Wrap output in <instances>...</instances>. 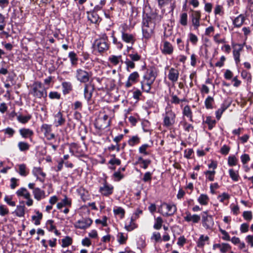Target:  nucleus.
Returning <instances> with one entry per match:
<instances>
[{
    "instance_id": "nucleus-8",
    "label": "nucleus",
    "mask_w": 253,
    "mask_h": 253,
    "mask_svg": "<svg viewBox=\"0 0 253 253\" xmlns=\"http://www.w3.org/2000/svg\"><path fill=\"white\" fill-rule=\"evenodd\" d=\"M41 130L48 140H51L55 138V134L51 132L52 127L51 125L43 124L41 126Z\"/></svg>"
},
{
    "instance_id": "nucleus-10",
    "label": "nucleus",
    "mask_w": 253,
    "mask_h": 253,
    "mask_svg": "<svg viewBox=\"0 0 253 253\" xmlns=\"http://www.w3.org/2000/svg\"><path fill=\"white\" fill-rule=\"evenodd\" d=\"M155 81H153L150 78H147L146 77L143 78L142 81L141 82V89L144 92L147 93L150 92L151 88V85L154 83Z\"/></svg>"
},
{
    "instance_id": "nucleus-56",
    "label": "nucleus",
    "mask_w": 253,
    "mask_h": 253,
    "mask_svg": "<svg viewBox=\"0 0 253 253\" xmlns=\"http://www.w3.org/2000/svg\"><path fill=\"white\" fill-rule=\"evenodd\" d=\"M144 77H146L147 78H150V79L155 81L157 77V74L154 70L152 69L145 75Z\"/></svg>"
},
{
    "instance_id": "nucleus-19",
    "label": "nucleus",
    "mask_w": 253,
    "mask_h": 253,
    "mask_svg": "<svg viewBox=\"0 0 253 253\" xmlns=\"http://www.w3.org/2000/svg\"><path fill=\"white\" fill-rule=\"evenodd\" d=\"M88 19L92 23L97 24L100 22L101 19L100 18L98 13L95 11H92L87 13Z\"/></svg>"
},
{
    "instance_id": "nucleus-63",
    "label": "nucleus",
    "mask_w": 253,
    "mask_h": 253,
    "mask_svg": "<svg viewBox=\"0 0 253 253\" xmlns=\"http://www.w3.org/2000/svg\"><path fill=\"white\" fill-rule=\"evenodd\" d=\"M220 34H216L214 37H213V40L214 41L217 43H224L226 42V41L224 39H219L220 37Z\"/></svg>"
},
{
    "instance_id": "nucleus-45",
    "label": "nucleus",
    "mask_w": 253,
    "mask_h": 253,
    "mask_svg": "<svg viewBox=\"0 0 253 253\" xmlns=\"http://www.w3.org/2000/svg\"><path fill=\"white\" fill-rule=\"evenodd\" d=\"M180 124L183 126L185 131L189 132L193 129V126L190 124L187 123L185 121H183L180 122Z\"/></svg>"
},
{
    "instance_id": "nucleus-23",
    "label": "nucleus",
    "mask_w": 253,
    "mask_h": 253,
    "mask_svg": "<svg viewBox=\"0 0 253 253\" xmlns=\"http://www.w3.org/2000/svg\"><path fill=\"white\" fill-rule=\"evenodd\" d=\"M33 193L34 198L38 201L44 199L45 197V193L43 190H41L39 188H36L34 189Z\"/></svg>"
},
{
    "instance_id": "nucleus-34",
    "label": "nucleus",
    "mask_w": 253,
    "mask_h": 253,
    "mask_svg": "<svg viewBox=\"0 0 253 253\" xmlns=\"http://www.w3.org/2000/svg\"><path fill=\"white\" fill-rule=\"evenodd\" d=\"M198 202L202 205H207L209 201V198L206 194H201L198 199Z\"/></svg>"
},
{
    "instance_id": "nucleus-15",
    "label": "nucleus",
    "mask_w": 253,
    "mask_h": 253,
    "mask_svg": "<svg viewBox=\"0 0 253 253\" xmlns=\"http://www.w3.org/2000/svg\"><path fill=\"white\" fill-rule=\"evenodd\" d=\"M162 52L164 54L170 55L173 53V47L172 44L168 41L163 42L161 47Z\"/></svg>"
},
{
    "instance_id": "nucleus-7",
    "label": "nucleus",
    "mask_w": 253,
    "mask_h": 253,
    "mask_svg": "<svg viewBox=\"0 0 253 253\" xmlns=\"http://www.w3.org/2000/svg\"><path fill=\"white\" fill-rule=\"evenodd\" d=\"M201 216L203 227L206 229H211L214 225L212 216L208 214V211H203L201 213Z\"/></svg>"
},
{
    "instance_id": "nucleus-62",
    "label": "nucleus",
    "mask_w": 253,
    "mask_h": 253,
    "mask_svg": "<svg viewBox=\"0 0 253 253\" xmlns=\"http://www.w3.org/2000/svg\"><path fill=\"white\" fill-rule=\"evenodd\" d=\"M60 96V94L57 91H51L49 93V97L51 99H59Z\"/></svg>"
},
{
    "instance_id": "nucleus-24",
    "label": "nucleus",
    "mask_w": 253,
    "mask_h": 253,
    "mask_svg": "<svg viewBox=\"0 0 253 253\" xmlns=\"http://www.w3.org/2000/svg\"><path fill=\"white\" fill-rule=\"evenodd\" d=\"M72 204V200L70 198L65 196L64 198L57 204V208L59 210L61 209L63 207L68 206L71 207Z\"/></svg>"
},
{
    "instance_id": "nucleus-13",
    "label": "nucleus",
    "mask_w": 253,
    "mask_h": 253,
    "mask_svg": "<svg viewBox=\"0 0 253 253\" xmlns=\"http://www.w3.org/2000/svg\"><path fill=\"white\" fill-rule=\"evenodd\" d=\"M53 117V124L56 127L63 126L66 122L65 118L63 116L62 113L60 111H59L56 114H54Z\"/></svg>"
},
{
    "instance_id": "nucleus-17",
    "label": "nucleus",
    "mask_w": 253,
    "mask_h": 253,
    "mask_svg": "<svg viewBox=\"0 0 253 253\" xmlns=\"http://www.w3.org/2000/svg\"><path fill=\"white\" fill-rule=\"evenodd\" d=\"M185 214L184 219L187 222L192 221L193 223H197L200 220L201 216L199 215L191 214L189 212H186Z\"/></svg>"
},
{
    "instance_id": "nucleus-37",
    "label": "nucleus",
    "mask_w": 253,
    "mask_h": 253,
    "mask_svg": "<svg viewBox=\"0 0 253 253\" xmlns=\"http://www.w3.org/2000/svg\"><path fill=\"white\" fill-rule=\"evenodd\" d=\"M25 209L24 206H17L14 213L18 217H23L25 214Z\"/></svg>"
},
{
    "instance_id": "nucleus-38",
    "label": "nucleus",
    "mask_w": 253,
    "mask_h": 253,
    "mask_svg": "<svg viewBox=\"0 0 253 253\" xmlns=\"http://www.w3.org/2000/svg\"><path fill=\"white\" fill-rule=\"evenodd\" d=\"M114 213L116 215L120 216L121 218L124 217L125 211L124 209L121 207H116L113 210Z\"/></svg>"
},
{
    "instance_id": "nucleus-54",
    "label": "nucleus",
    "mask_w": 253,
    "mask_h": 253,
    "mask_svg": "<svg viewBox=\"0 0 253 253\" xmlns=\"http://www.w3.org/2000/svg\"><path fill=\"white\" fill-rule=\"evenodd\" d=\"M188 37H189V40L190 41V42L193 44V45H196L198 41V38L197 37V36L192 33H190L188 34Z\"/></svg>"
},
{
    "instance_id": "nucleus-51",
    "label": "nucleus",
    "mask_w": 253,
    "mask_h": 253,
    "mask_svg": "<svg viewBox=\"0 0 253 253\" xmlns=\"http://www.w3.org/2000/svg\"><path fill=\"white\" fill-rule=\"evenodd\" d=\"M242 50L241 48L236 50L235 49L233 50V56L234 58V60L236 63V64H238L240 61V51Z\"/></svg>"
},
{
    "instance_id": "nucleus-21",
    "label": "nucleus",
    "mask_w": 253,
    "mask_h": 253,
    "mask_svg": "<svg viewBox=\"0 0 253 253\" xmlns=\"http://www.w3.org/2000/svg\"><path fill=\"white\" fill-rule=\"evenodd\" d=\"M122 39L124 42L131 44H133L135 41V37L133 35L125 32H122Z\"/></svg>"
},
{
    "instance_id": "nucleus-5",
    "label": "nucleus",
    "mask_w": 253,
    "mask_h": 253,
    "mask_svg": "<svg viewBox=\"0 0 253 253\" xmlns=\"http://www.w3.org/2000/svg\"><path fill=\"white\" fill-rule=\"evenodd\" d=\"M92 76L91 72H87L82 69H78L76 72L77 80L81 83H86Z\"/></svg>"
},
{
    "instance_id": "nucleus-2",
    "label": "nucleus",
    "mask_w": 253,
    "mask_h": 253,
    "mask_svg": "<svg viewBox=\"0 0 253 253\" xmlns=\"http://www.w3.org/2000/svg\"><path fill=\"white\" fill-rule=\"evenodd\" d=\"M176 120V114L169 108L166 109L165 114L164 115L163 126L167 128L172 126Z\"/></svg>"
},
{
    "instance_id": "nucleus-43",
    "label": "nucleus",
    "mask_w": 253,
    "mask_h": 253,
    "mask_svg": "<svg viewBox=\"0 0 253 253\" xmlns=\"http://www.w3.org/2000/svg\"><path fill=\"white\" fill-rule=\"evenodd\" d=\"M140 142V138L136 135L133 136L128 141V144L131 146H133Z\"/></svg>"
},
{
    "instance_id": "nucleus-11",
    "label": "nucleus",
    "mask_w": 253,
    "mask_h": 253,
    "mask_svg": "<svg viewBox=\"0 0 253 253\" xmlns=\"http://www.w3.org/2000/svg\"><path fill=\"white\" fill-rule=\"evenodd\" d=\"M191 21L194 26V29L198 30L200 24V20L201 19V12L200 11H193L191 14Z\"/></svg>"
},
{
    "instance_id": "nucleus-40",
    "label": "nucleus",
    "mask_w": 253,
    "mask_h": 253,
    "mask_svg": "<svg viewBox=\"0 0 253 253\" xmlns=\"http://www.w3.org/2000/svg\"><path fill=\"white\" fill-rule=\"evenodd\" d=\"M214 102L213 97L208 96L205 101V105L207 109H212V104Z\"/></svg>"
},
{
    "instance_id": "nucleus-57",
    "label": "nucleus",
    "mask_w": 253,
    "mask_h": 253,
    "mask_svg": "<svg viewBox=\"0 0 253 253\" xmlns=\"http://www.w3.org/2000/svg\"><path fill=\"white\" fill-rule=\"evenodd\" d=\"M126 66V70L129 72V69H133L135 68V64L133 62L128 59H126L125 62Z\"/></svg>"
},
{
    "instance_id": "nucleus-28",
    "label": "nucleus",
    "mask_w": 253,
    "mask_h": 253,
    "mask_svg": "<svg viewBox=\"0 0 253 253\" xmlns=\"http://www.w3.org/2000/svg\"><path fill=\"white\" fill-rule=\"evenodd\" d=\"M137 226L135 223L134 220L132 218L126 221L125 224V228L128 231L133 230L134 229L136 228Z\"/></svg>"
},
{
    "instance_id": "nucleus-4",
    "label": "nucleus",
    "mask_w": 253,
    "mask_h": 253,
    "mask_svg": "<svg viewBox=\"0 0 253 253\" xmlns=\"http://www.w3.org/2000/svg\"><path fill=\"white\" fill-rule=\"evenodd\" d=\"M31 93L34 96L39 98L46 97L47 95L46 92L42 87V83L39 82H35L33 84Z\"/></svg>"
},
{
    "instance_id": "nucleus-9",
    "label": "nucleus",
    "mask_w": 253,
    "mask_h": 253,
    "mask_svg": "<svg viewBox=\"0 0 253 253\" xmlns=\"http://www.w3.org/2000/svg\"><path fill=\"white\" fill-rule=\"evenodd\" d=\"M92 223V220L89 218H83L78 220L75 223V227L80 229H85L88 228Z\"/></svg>"
},
{
    "instance_id": "nucleus-31",
    "label": "nucleus",
    "mask_w": 253,
    "mask_h": 253,
    "mask_svg": "<svg viewBox=\"0 0 253 253\" xmlns=\"http://www.w3.org/2000/svg\"><path fill=\"white\" fill-rule=\"evenodd\" d=\"M62 86L63 87V93L64 94L69 93L72 89V85L71 83L70 82H63Z\"/></svg>"
},
{
    "instance_id": "nucleus-33",
    "label": "nucleus",
    "mask_w": 253,
    "mask_h": 253,
    "mask_svg": "<svg viewBox=\"0 0 253 253\" xmlns=\"http://www.w3.org/2000/svg\"><path fill=\"white\" fill-rule=\"evenodd\" d=\"M32 118V116L28 114L26 116H23L22 115H18L17 116L18 121L22 124L27 123Z\"/></svg>"
},
{
    "instance_id": "nucleus-30",
    "label": "nucleus",
    "mask_w": 253,
    "mask_h": 253,
    "mask_svg": "<svg viewBox=\"0 0 253 253\" xmlns=\"http://www.w3.org/2000/svg\"><path fill=\"white\" fill-rule=\"evenodd\" d=\"M68 56L70 58L71 65L73 66H76L78 61L77 54L74 51H71L69 53Z\"/></svg>"
},
{
    "instance_id": "nucleus-41",
    "label": "nucleus",
    "mask_w": 253,
    "mask_h": 253,
    "mask_svg": "<svg viewBox=\"0 0 253 253\" xmlns=\"http://www.w3.org/2000/svg\"><path fill=\"white\" fill-rule=\"evenodd\" d=\"M204 173L206 175L207 179L209 181H213L214 180L215 174V170H207L205 171Z\"/></svg>"
},
{
    "instance_id": "nucleus-58",
    "label": "nucleus",
    "mask_w": 253,
    "mask_h": 253,
    "mask_svg": "<svg viewBox=\"0 0 253 253\" xmlns=\"http://www.w3.org/2000/svg\"><path fill=\"white\" fill-rule=\"evenodd\" d=\"M128 56L130 58L129 60L133 62L134 61H139L141 58V56L137 53H130L129 54Z\"/></svg>"
},
{
    "instance_id": "nucleus-46",
    "label": "nucleus",
    "mask_w": 253,
    "mask_h": 253,
    "mask_svg": "<svg viewBox=\"0 0 253 253\" xmlns=\"http://www.w3.org/2000/svg\"><path fill=\"white\" fill-rule=\"evenodd\" d=\"M149 147L150 145L147 144H143L139 148L138 151L139 153L142 154L144 155H149V153L147 151V150Z\"/></svg>"
},
{
    "instance_id": "nucleus-35",
    "label": "nucleus",
    "mask_w": 253,
    "mask_h": 253,
    "mask_svg": "<svg viewBox=\"0 0 253 253\" xmlns=\"http://www.w3.org/2000/svg\"><path fill=\"white\" fill-rule=\"evenodd\" d=\"M18 147L20 151H27L30 149V145L27 142L20 141L18 143Z\"/></svg>"
},
{
    "instance_id": "nucleus-25",
    "label": "nucleus",
    "mask_w": 253,
    "mask_h": 253,
    "mask_svg": "<svg viewBox=\"0 0 253 253\" xmlns=\"http://www.w3.org/2000/svg\"><path fill=\"white\" fill-rule=\"evenodd\" d=\"M19 133L24 138H30L34 134L33 130L29 128H21L19 129Z\"/></svg>"
},
{
    "instance_id": "nucleus-44",
    "label": "nucleus",
    "mask_w": 253,
    "mask_h": 253,
    "mask_svg": "<svg viewBox=\"0 0 253 253\" xmlns=\"http://www.w3.org/2000/svg\"><path fill=\"white\" fill-rule=\"evenodd\" d=\"M188 15L186 13H182L180 14L179 23L182 26H185L187 25Z\"/></svg>"
},
{
    "instance_id": "nucleus-39",
    "label": "nucleus",
    "mask_w": 253,
    "mask_h": 253,
    "mask_svg": "<svg viewBox=\"0 0 253 253\" xmlns=\"http://www.w3.org/2000/svg\"><path fill=\"white\" fill-rule=\"evenodd\" d=\"M209 237L207 236H205L203 235L200 236L199 240L197 242L198 247L202 248L205 244V241H208Z\"/></svg>"
},
{
    "instance_id": "nucleus-48",
    "label": "nucleus",
    "mask_w": 253,
    "mask_h": 253,
    "mask_svg": "<svg viewBox=\"0 0 253 253\" xmlns=\"http://www.w3.org/2000/svg\"><path fill=\"white\" fill-rule=\"evenodd\" d=\"M205 122L208 125L209 129H211L216 123L215 120L212 119L211 117H207Z\"/></svg>"
},
{
    "instance_id": "nucleus-52",
    "label": "nucleus",
    "mask_w": 253,
    "mask_h": 253,
    "mask_svg": "<svg viewBox=\"0 0 253 253\" xmlns=\"http://www.w3.org/2000/svg\"><path fill=\"white\" fill-rule=\"evenodd\" d=\"M77 192L80 195L81 198L84 201L86 197L87 192L83 187H80L77 189Z\"/></svg>"
},
{
    "instance_id": "nucleus-22",
    "label": "nucleus",
    "mask_w": 253,
    "mask_h": 253,
    "mask_svg": "<svg viewBox=\"0 0 253 253\" xmlns=\"http://www.w3.org/2000/svg\"><path fill=\"white\" fill-rule=\"evenodd\" d=\"M93 87L91 84H85L84 88V97L85 99L89 101L91 97Z\"/></svg>"
},
{
    "instance_id": "nucleus-29",
    "label": "nucleus",
    "mask_w": 253,
    "mask_h": 253,
    "mask_svg": "<svg viewBox=\"0 0 253 253\" xmlns=\"http://www.w3.org/2000/svg\"><path fill=\"white\" fill-rule=\"evenodd\" d=\"M182 114L184 116L189 118L191 122H193V115L192 111L188 105H186L184 107Z\"/></svg>"
},
{
    "instance_id": "nucleus-60",
    "label": "nucleus",
    "mask_w": 253,
    "mask_h": 253,
    "mask_svg": "<svg viewBox=\"0 0 253 253\" xmlns=\"http://www.w3.org/2000/svg\"><path fill=\"white\" fill-rule=\"evenodd\" d=\"M237 159L235 156H229L228 161V165L230 166H235L237 164Z\"/></svg>"
},
{
    "instance_id": "nucleus-27",
    "label": "nucleus",
    "mask_w": 253,
    "mask_h": 253,
    "mask_svg": "<svg viewBox=\"0 0 253 253\" xmlns=\"http://www.w3.org/2000/svg\"><path fill=\"white\" fill-rule=\"evenodd\" d=\"M16 194L19 197H23L25 199L29 198L31 197L30 193L25 188H21L16 191Z\"/></svg>"
},
{
    "instance_id": "nucleus-64",
    "label": "nucleus",
    "mask_w": 253,
    "mask_h": 253,
    "mask_svg": "<svg viewBox=\"0 0 253 253\" xmlns=\"http://www.w3.org/2000/svg\"><path fill=\"white\" fill-rule=\"evenodd\" d=\"M229 198L230 195L226 193H223L221 195L218 196V199L221 203H223L226 200H228Z\"/></svg>"
},
{
    "instance_id": "nucleus-49",
    "label": "nucleus",
    "mask_w": 253,
    "mask_h": 253,
    "mask_svg": "<svg viewBox=\"0 0 253 253\" xmlns=\"http://www.w3.org/2000/svg\"><path fill=\"white\" fill-rule=\"evenodd\" d=\"M62 247H66L72 244V240L70 237L67 236L62 240Z\"/></svg>"
},
{
    "instance_id": "nucleus-3",
    "label": "nucleus",
    "mask_w": 253,
    "mask_h": 253,
    "mask_svg": "<svg viewBox=\"0 0 253 253\" xmlns=\"http://www.w3.org/2000/svg\"><path fill=\"white\" fill-rule=\"evenodd\" d=\"M176 211L177 208L174 204L164 203L159 208V212L165 216L173 215Z\"/></svg>"
},
{
    "instance_id": "nucleus-20",
    "label": "nucleus",
    "mask_w": 253,
    "mask_h": 253,
    "mask_svg": "<svg viewBox=\"0 0 253 253\" xmlns=\"http://www.w3.org/2000/svg\"><path fill=\"white\" fill-rule=\"evenodd\" d=\"M219 249L221 253H226L231 249V246L227 243L215 244L213 245V249Z\"/></svg>"
},
{
    "instance_id": "nucleus-53",
    "label": "nucleus",
    "mask_w": 253,
    "mask_h": 253,
    "mask_svg": "<svg viewBox=\"0 0 253 253\" xmlns=\"http://www.w3.org/2000/svg\"><path fill=\"white\" fill-rule=\"evenodd\" d=\"M163 222V221L162 218L161 217H158L156 219V221L154 225V228L156 230H159L162 226Z\"/></svg>"
},
{
    "instance_id": "nucleus-59",
    "label": "nucleus",
    "mask_w": 253,
    "mask_h": 253,
    "mask_svg": "<svg viewBox=\"0 0 253 253\" xmlns=\"http://www.w3.org/2000/svg\"><path fill=\"white\" fill-rule=\"evenodd\" d=\"M9 213L8 209L4 206L0 205V215L2 216L8 214Z\"/></svg>"
},
{
    "instance_id": "nucleus-55",
    "label": "nucleus",
    "mask_w": 253,
    "mask_h": 253,
    "mask_svg": "<svg viewBox=\"0 0 253 253\" xmlns=\"http://www.w3.org/2000/svg\"><path fill=\"white\" fill-rule=\"evenodd\" d=\"M214 13L215 15H223L224 13L223 6L219 4H216L214 8Z\"/></svg>"
},
{
    "instance_id": "nucleus-14",
    "label": "nucleus",
    "mask_w": 253,
    "mask_h": 253,
    "mask_svg": "<svg viewBox=\"0 0 253 253\" xmlns=\"http://www.w3.org/2000/svg\"><path fill=\"white\" fill-rule=\"evenodd\" d=\"M179 75V73L177 69L171 68L169 71L168 78L171 82L175 83L178 81Z\"/></svg>"
},
{
    "instance_id": "nucleus-12",
    "label": "nucleus",
    "mask_w": 253,
    "mask_h": 253,
    "mask_svg": "<svg viewBox=\"0 0 253 253\" xmlns=\"http://www.w3.org/2000/svg\"><path fill=\"white\" fill-rule=\"evenodd\" d=\"M139 78V75L137 72H133L131 73L128 77L127 80L125 84V86L126 88H129L132 86V84L138 82Z\"/></svg>"
},
{
    "instance_id": "nucleus-42",
    "label": "nucleus",
    "mask_w": 253,
    "mask_h": 253,
    "mask_svg": "<svg viewBox=\"0 0 253 253\" xmlns=\"http://www.w3.org/2000/svg\"><path fill=\"white\" fill-rule=\"evenodd\" d=\"M42 214L41 212L37 211L36 212V215L32 216V219L35 221L34 223L36 225L40 224V220L42 219Z\"/></svg>"
},
{
    "instance_id": "nucleus-36",
    "label": "nucleus",
    "mask_w": 253,
    "mask_h": 253,
    "mask_svg": "<svg viewBox=\"0 0 253 253\" xmlns=\"http://www.w3.org/2000/svg\"><path fill=\"white\" fill-rule=\"evenodd\" d=\"M127 239V235L122 232L118 233L117 235V240L120 244L126 243Z\"/></svg>"
},
{
    "instance_id": "nucleus-1",
    "label": "nucleus",
    "mask_w": 253,
    "mask_h": 253,
    "mask_svg": "<svg viewBox=\"0 0 253 253\" xmlns=\"http://www.w3.org/2000/svg\"><path fill=\"white\" fill-rule=\"evenodd\" d=\"M158 16L155 14H146L143 18L142 31L144 38L148 39L151 37L154 33L156 22Z\"/></svg>"
},
{
    "instance_id": "nucleus-16",
    "label": "nucleus",
    "mask_w": 253,
    "mask_h": 253,
    "mask_svg": "<svg viewBox=\"0 0 253 253\" xmlns=\"http://www.w3.org/2000/svg\"><path fill=\"white\" fill-rule=\"evenodd\" d=\"M113 187L105 182L103 186L100 187L99 191L104 196H107L113 193Z\"/></svg>"
},
{
    "instance_id": "nucleus-18",
    "label": "nucleus",
    "mask_w": 253,
    "mask_h": 253,
    "mask_svg": "<svg viewBox=\"0 0 253 253\" xmlns=\"http://www.w3.org/2000/svg\"><path fill=\"white\" fill-rule=\"evenodd\" d=\"M32 173L35 176L37 177V179H39L42 182L44 181V179L46 174L42 171V169L41 168H34L32 170Z\"/></svg>"
},
{
    "instance_id": "nucleus-32",
    "label": "nucleus",
    "mask_w": 253,
    "mask_h": 253,
    "mask_svg": "<svg viewBox=\"0 0 253 253\" xmlns=\"http://www.w3.org/2000/svg\"><path fill=\"white\" fill-rule=\"evenodd\" d=\"M108 60L113 65H117L119 64L120 61H122V56L112 55L109 56Z\"/></svg>"
},
{
    "instance_id": "nucleus-50",
    "label": "nucleus",
    "mask_w": 253,
    "mask_h": 253,
    "mask_svg": "<svg viewBox=\"0 0 253 253\" xmlns=\"http://www.w3.org/2000/svg\"><path fill=\"white\" fill-rule=\"evenodd\" d=\"M19 173L21 176H26L28 172H27L26 170V167L25 165L24 164H21L19 165Z\"/></svg>"
},
{
    "instance_id": "nucleus-47",
    "label": "nucleus",
    "mask_w": 253,
    "mask_h": 253,
    "mask_svg": "<svg viewBox=\"0 0 253 253\" xmlns=\"http://www.w3.org/2000/svg\"><path fill=\"white\" fill-rule=\"evenodd\" d=\"M229 173L230 177L233 180L235 181H238L239 176L237 171L234 170L233 169H230L229 170Z\"/></svg>"
},
{
    "instance_id": "nucleus-26",
    "label": "nucleus",
    "mask_w": 253,
    "mask_h": 253,
    "mask_svg": "<svg viewBox=\"0 0 253 253\" xmlns=\"http://www.w3.org/2000/svg\"><path fill=\"white\" fill-rule=\"evenodd\" d=\"M245 20V17L243 15L240 14L234 19L233 23L235 27L239 28L243 25Z\"/></svg>"
},
{
    "instance_id": "nucleus-6",
    "label": "nucleus",
    "mask_w": 253,
    "mask_h": 253,
    "mask_svg": "<svg viewBox=\"0 0 253 253\" xmlns=\"http://www.w3.org/2000/svg\"><path fill=\"white\" fill-rule=\"evenodd\" d=\"M107 37L95 40L94 43V47L100 53L107 51L109 47V43L107 42Z\"/></svg>"
},
{
    "instance_id": "nucleus-61",
    "label": "nucleus",
    "mask_w": 253,
    "mask_h": 253,
    "mask_svg": "<svg viewBox=\"0 0 253 253\" xmlns=\"http://www.w3.org/2000/svg\"><path fill=\"white\" fill-rule=\"evenodd\" d=\"M152 173L150 171H147L144 173V176L142 178V180L145 182H150L152 179Z\"/></svg>"
}]
</instances>
